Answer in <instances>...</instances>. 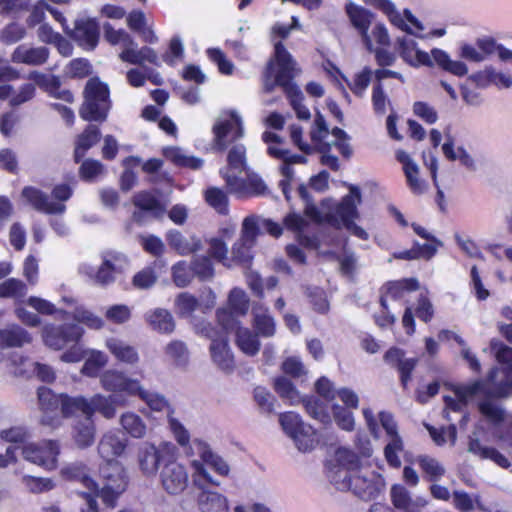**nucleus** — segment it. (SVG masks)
Listing matches in <instances>:
<instances>
[{"label":"nucleus","instance_id":"f257e3e1","mask_svg":"<svg viewBox=\"0 0 512 512\" xmlns=\"http://www.w3.org/2000/svg\"><path fill=\"white\" fill-rule=\"evenodd\" d=\"M348 187L349 194L344 196L340 203L325 202L323 205L325 210L320 215L312 207L308 208V213L317 214L318 219L325 221L330 226L339 228L343 225L353 235L366 240L368 233L354 222V219L359 216L357 206L362 202L361 191L358 186L353 184Z\"/></svg>","mask_w":512,"mask_h":512},{"label":"nucleus","instance_id":"f03ea898","mask_svg":"<svg viewBox=\"0 0 512 512\" xmlns=\"http://www.w3.org/2000/svg\"><path fill=\"white\" fill-rule=\"evenodd\" d=\"M299 70L294 66H267L264 73V88L266 91H272L276 86L281 87L290 100L296 115L301 120L310 119L309 109L302 103L303 94L293 83V78Z\"/></svg>","mask_w":512,"mask_h":512},{"label":"nucleus","instance_id":"7ed1b4c3","mask_svg":"<svg viewBox=\"0 0 512 512\" xmlns=\"http://www.w3.org/2000/svg\"><path fill=\"white\" fill-rule=\"evenodd\" d=\"M457 53L459 58L468 62L481 63L495 56L500 62L512 63V50L490 35L479 36L474 43L460 42Z\"/></svg>","mask_w":512,"mask_h":512},{"label":"nucleus","instance_id":"20e7f679","mask_svg":"<svg viewBox=\"0 0 512 512\" xmlns=\"http://www.w3.org/2000/svg\"><path fill=\"white\" fill-rule=\"evenodd\" d=\"M102 487L91 490L100 497L103 504L109 508H115L120 495L126 490L128 477L124 466L117 460L104 462L99 469Z\"/></svg>","mask_w":512,"mask_h":512},{"label":"nucleus","instance_id":"39448f33","mask_svg":"<svg viewBox=\"0 0 512 512\" xmlns=\"http://www.w3.org/2000/svg\"><path fill=\"white\" fill-rule=\"evenodd\" d=\"M262 140L267 145L268 155L281 161L279 170L284 179L280 181L279 186L281 187L285 198L289 200L290 196L288 188L295 174L292 166L294 164L307 163V158L305 155L293 154L286 149L284 147L283 138L276 133L265 131L262 134Z\"/></svg>","mask_w":512,"mask_h":512},{"label":"nucleus","instance_id":"423d86ee","mask_svg":"<svg viewBox=\"0 0 512 512\" xmlns=\"http://www.w3.org/2000/svg\"><path fill=\"white\" fill-rule=\"evenodd\" d=\"M191 465L194 470L193 483L201 491L197 496L199 510L201 512H228L227 498L208 489V485L219 486L220 483L209 474L199 460H193Z\"/></svg>","mask_w":512,"mask_h":512},{"label":"nucleus","instance_id":"0eeeda50","mask_svg":"<svg viewBox=\"0 0 512 512\" xmlns=\"http://www.w3.org/2000/svg\"><path fill=\"white\" fill-rule=\"evenodd\" d=\"M84 98L79 110L80 117L85 121H105L110 109L107 85L97 78H91L86 84Z\"/></svg>","mask_w":512,"mask_h":512},{"label":"nucleus","instance_id":"6e6552de","mask_svg":"<svg viewBox=\"0 0 512 512\" xmlns=\"http://www.w3.org/2000/svg\"><path fill=\"white\" fill-rule=\"evenodd\" d=\"M365 463L351 449L339 447L335 450L334 456L328 465V478L338 490H345L349 487L347 479L352 477Z\"/></svg>","mask_w":512,"mask_h":512},{"label":"nucleus","instance_id":"1a4fd4ad","mask_svg":"<svg viewBox=\"0 0 512 512\" xmlns=\"http://www.w3.org/2000/svg\"><path fill=\"white\" fill-rule=\"evenodd\" d=\"M176 446L171 442H160L158 445L145 441L137 450V463L141 473L153 477L159 470L160 463L176 458Z\"/></svg>","mask_w":512,"mask_h":512},{"label":"nucleus","instance_id":"9d476101","mask_svg":"<svg viewBox=\"0 0 512 512\" xmlns=\"http://www.w3.org/2000/svg\"><path fill=\"white\" fill-rule=\"evenodd\" d=\"M106 40L112 45H120L122 51L120 59L129 64H144L145 62L154 63L157 59L156 53L149 47L137 49V44L131 36L124 30H115L111 25H104Z\"/></svg>","mask_w":512,"mask_h":512},{"label":"nucleus","instance_id":"9b49d317","mask_svg":"<svg viewBox=\"0 0 512 512\" xmlns=\"http://www.w3.org/2000/svg\"><path fill=\"white\" fill-rule=\"evenodd\" d=\"M101 265L95 269L84 265L81 271L96 284L107 286L115 282L118 275L122 274L129 266L126 255L117 251H106L101 255Z\"/></svg>","mask_w":512,"mask_h":512},{"label":"nucleus","instance_id":"f8f14e48","mask_svg":"<svg viewBox=\"0 0 512 512\" xmlns=\"http://www.w3.org/2000/svg\"><path fill=\"white\" fill-rule=\"evenodd\" d=\"M213 148L224 151L228 146V137L237 140L243 137L244 129L241 116L235 110L222 111L212 127Z\"/></svg>","mask_w":512,"mask_h":512},{"label":"nucleus","instance_id":"ddd939ff","mask_svg":"<svg viewBox=\"0 0 512 512\" xmlns=\"http://www.w3.org/2000/svg\"><path fill=\"white\" fill-rule=\"evenodd\" d=\"M349 487L344 491H351L358 498L369 501L376 499L382 492L385 482L381 475L364 465L352 477L347 479Z\"/></svg>","mask_w":512,"mask_h":512},{"label":"nucleus","instance_id":"4468645a","mask_svg":"<svg viewBox=\"0 0 512 512\" xmlns=\"http://www.w3.org/2000/svg\"><path fill=\"white\" fill-rule=\"evenodd\" d=\"M201 334L211 340L209 350L213 363L223 372L231 373L235 368V361L228 344L227 335L218 331L209 323L203 325Z\"/></svg>","mask_w":512,"mask_h":512},{"label":"nucleus","instance_id":"2eb2a0df","mask_svg":"<svg viewBox=\"0 0 512 512\" xmlns=\"http://www.w3.org/2000/svg\"><path fill=\"white\" fill-rule=\"evenodd\" d=\"M83 329L77 324L45 325L41 336L44 344L53 349L61 350L70 344H77L83 335Z\"/></svg>","mask_w":512,"mask_h":512},{"label":"nucleus","instance_id":"dca6fc26","mask_svg":"<svg viewBox=\"0 0 512 512\" xmlns=\"http://www.w3.org/2000/svg\"><path fill=\"white\" fill-rule=\"evenodd\" d=\"M228 171L224 174L226 186L232 193H241L244 186L239 174L247 170L246 147L234 144L227 154Z\"/></svg>","mask_w":512,"mask_h":512},{"label":"nucleus","instance_id":"f3484780","mask_svg":"<svg viewBox=\"0 0 512 512\" xmlns=\"http://www.w3.org/2000/svg\"><path fill=\"white\" fill-rule=\"evenodd\" d=\"M38 407L42 415L40 423L45 426L57 428L61 425L63 393L56 394L47 387H39L37 390Z\"/></svg>","mask_w":512,"mask_h":512},{"label":"nucleus","instance_id":"a211bd4d","mask_svg":"<svg viewBox=\"0 0 512 512\" xmlns=\"http://www.w3.org/2000/svg\"><path fill=\"white\" fill-rule=\"evenodd\" d=\"M59 453L60 445L54 440H46L40 444L31 443L22 448V455L25 460L48 470L56 467Z\"/></svg>","mask_w":512,"mask_h":512},{"label":"nucleus","instance_id":"6ab92c4d","mask_svg":"<svg viewBox=\"0 0 512 512\" xmlns=\"http://www.w3.org/2000/svg\"><path fill=\"white\" fill-rule=\"evenodd\" d=\"M86 471L87 468L83 463L76 462L63 467L61 474L66 479L82 482L88 491L97 490V483L87 476ZM80 495L85 500V506L81 508V512H98V503L90 492H81Z\"/></svg>","mask_w":512,"mask_h":512},{"label":"nucleus","instance_id":"aec40b11","mask_svg":"<svg viewBox=\"0 0 512 512\" xmlns=\"http://www.w3.org/2000/svg\"><path fill=\"white\" fill-rule=\"evenodd\" d=\"M454 392V397L446 396L444 398L446 407L453 411H462L463 407L480 395L490 396V394H493L494 396H497L495 394L497 389L494 392H491L487 383L481 380L474 381L467 385L458 386L455 388Z\"/></svg>","mask_w":512,"mask_h":512},{"label":"nucleus","instance_id":"412c9836","mask_svg":"<svg viewBox=\"0 0 512 512\" xmlns=\"http://www.w3.org/2000/svg\"><path fill=\"white\" fill-rule=\"evenodd\" d=\"M161 484L169 494H179L188 485V473L186 468L175 461V458L168 460L160 472Z\"/></svg>","mask_w":512,"mask_h":512},{"label":"nucleus","instance_id":"4be33fe9","mask_svg":"<svg viewBox=\"0 0 512 512\" xmlns=\"http://www.w3.org/2000/svg\"><path fill=\"white\" fill-rule=\"evenodd\" d=\"M384 14L388 17L389 21L400 30L417 38L425 39V35L423 34L425 30L424 24L415 17L409 9H405L403 14H401L396 9L394 3L391 2Z\"/></svg>","mask_w":512,"mask_h":512},{"label":"nucleus","instance_id":"5701e85b","mask_svg":"<svg viewBox=\"0 0 512 512\" xmlns=\"http://www.w3.org/2000/svg\"><path fill=\"white\" fill-rule=\"evenodd\" d=\"M33 342V336L18 324L7 325L0 329V362H3L10 348H22Z\"/></svg>","mask_w":512,"mask_h":512},{"label":"nucleus","instance_id":"b1692460","mask_svg":"<svg viewBox=\"0 0 512 512\" xmlns=\"http://www.w3.org/2000/svg\"><path fill=\"white\" fill-rule=\"evenodd\" d=\"M102 387L111 392H125L129 396H136L141 385L140 381L128 377L125 373L110 369L100 377Z\"/></svg>","mask_w":512,"mask_h":512},{"label":"nucleus","instance_id":"393cba45","mask_svg":"<svg viewBox=\"0 0 512 512\" xmlns=\"http://www.w3.org/2000/svg\"><path fill=\"white\" fill-rule=\"evenodd\" d=\"M390 498L393 506L399 512H422L427 500L421 496H413L406 487L395 484L390 489Z\"/></svg>","mask_w":512,"mask_h":512},{"label":"nucleus","instance_id":"a878e982","mask_svg":"<svg viewBox=\"0 0 512 512\" xmlns=\"http://www.w3.org/2000/svg\"><path fill=\"white\" fill-rule=\"evenodd\" d=\"M79 46L86 50H93L99 39V27L95 20L81 18L76 20L74 29L67 31Z\"/></svg>","mask_w":512,"mask_h":512},{"label":"nucleus","instance_id":"bb28decb","mask_svg":"<svg viewBox=\"0 0 512 512\" xmlns=\"http://www.w3.org/2000/svg\"><path fill=\"white\" fill-rule=\"evenodd\" d=\"M396 159L402 164L406 182L412 193L421 195L428 190V183L420 177L418 164L403 150L396 152Z\"/></svg>","mask_w":512,"mask_h":512},{"label":"nucleus","instance_id":"cd10ccee","mask_svg":"<svg viewBox=\"0 0 512 512\" xmlns=\"http://www.w3.org/2000/svg\"><path fill=\"white\" fill-rule=\"evenodd\" d=\"M345 10L352 25L359 32L366 48L368 50H372V43L368 30L372 23L373 14L364 7L351 1L346 4Z\"/></svg>","mask_w":512,"mask_h":512},{"label":"nucleus","instance_id":"c85d7f7f","mask_svg":"<svg viewBox=\"0 0 512 512\" xmlns=\"http://www.w3.org/2000/svg\"><path fill=\"white\" fill-rule=\"evenodd\" d=\"M464 83L475 88H485L491 84L508 88L512 84V77L502 72H496L492 67L486 66L482 70L471 73Z\"/></svg>","mask_w":512,"mask_h":512},{"label":"nucleus","instance_id":"c756f323","mask_svg":"<svg viewBox=\"0 0 512 512\" xmlns=\"http://www.w3.org/2000/svg\"><path fill=\"white\" fill-rule=\"evenodd\" d=\"M383 359L386 364L397 369L400 381L403 387H406L411 380V373L417 365V358H406L402 349L392 347L384 354Z\"/></svg>","mask_w":512,"mask_h":512},{"label":"nucleus","instance_id":"7c9ffc66","mask_svg":"<svg viewBox=\"0 0 512 512\" xmlns=\"http://www.w3.org/2000/svg\"><path fill=\"white\" fill-rule=\"evenodd\" d=\"M21 195L37 211L46 214H63L66 210L64 204L50 201L46 193L35 187H24Z\"/></svg>","mask_w":512,"mask_h":512},{"label":"nucleus","instance_id":"2f4dec72","mask_svg":"<svg viewBox=\"0 0 512 512\" xmlns=\"http://www.w3.org/2000/svg\"><path fill=\"white\" fill-rule=\"evenodd\" d=\"M168 246L180 256H188L202 250V240L196 235L185 236L176 229L166 233Z\"/></svg>","mask_w":512,"mask_h":512},{"label":"nucleus","instance_id":"473e14b6","mask_svg":"<svg viewBox=\"0 0 512 512\" xmlns=\"http://www.w3.org/2000/svg\"><path fill=\"white\" fill-rule=\"evenodd\" d=\"M191 449L193 450V454L201 458L202 461L200 462L203 465H208L221 476H228L230 471L229 465L222 457L215 454L206 442L195 439L192 442Z\"/></svg>","mask_w":512,"mask_h":512},{"label":"nucleus","instance_id":"72a5a7b5","mask_svg":"<svg viewBox=\"0 0 512 512\" xmlns=\"http://www.w3.org/2000/svg\"><path fill=\"white\" fill-rule=\"evenodd\" d=\"M133 204L140 209L132 214L133 220L140 222L142 219V211L150 212L154 217L160 218L165 213V208L160 201L149 192H139L133 196Z\"/></svg>","mask_w":512,"mask_h":512},{"label":"nucleus","instance_id":"f704fd0d","mask_svg":"<svg viewBox=\"0 0 512 512\" xmlns=\"http://www.w3.org/2000/svg\"><path fill=\"white\" fill-rule=\"evenodd\" d=\"M468 452L480 459H490L502 468L510 466L509 460L498 450L492 447L483 446L478 438V434L473 432L468 438Z\"/></svg>","mask_w":512,"mask_h":512},{"label":"nucleus","instance_id":"c9c22d12","mask_svg":"<svg viewBox=\"0 0 512 512\" xmlns=\"http://www.w3.org/2000/svg\"><path fill=\"white\" fill-rule=\"evenodd\" d=\"M124 404L125 401L119 396L95 394L91 399H89L91 418L95 412H99L104 418L112 419L116 415L117 407L123 406Z\"/></svg>","mask_w":512,"mask_h":512},{"label":"nucleus","instance_id":"e433bc0d","mask_svg":"<svg viewBox=\"0 0 512 512\" xmlns=\"http://www.w3.org/2000/svg\"><path fill=\"white\" fill-rule=\"evenodd\" d=\"M30 78L33 79L41 89L45 90L51 96L69 103L73 101V95L69 90L59 91L61 85L59 77H56L50 73L41 74L38 72H33L30 74Z\"/></svg>","mask_w":512,"mask_h":512},{"label":"nucleus","instance_id":"4c0bfd02","mask_svg":"<svg viewBox=\"0 0 512 512\" xmlns=\"http://www.w3.org/2000/svg\"><path fill=\"white\" fill-rule=\"evenodd\" d=\"M398 51L407 64H431L428 53L419 49L417 43L407 37L397 39Z\"/></svg>","mask_w":512,"mask_h":512},{"label":"nucleus","instance_id":"58836bf2","mask_svg":"<svg viewBox=\"0 0 512 512\" xmlns=\"http://www.w3.org/2000/svg\"><path fill=\"white\" fill-rule=\"evenodd\" d=\"M145 321L149 327L161 334H170L175 329V321L172 314L163 308H156L145 313Z\"/></svg>","mask_w":512,"mask_h":512},{"label":"nucleus","instance_id":"ea45409f","mask_svg":"<svg viewBox=\"0 0 512 512\" xmlns=\"http://www.w3.org/2000/svg\"><path fill=\"white\" fill-rule=\"evenodd\" d=\"M125 448L126 442L111 432L102 436L97 447L98 454L105 462L115 460L116 457L122 455Z\"/></svg>","mask_w":512,"mask_h":512},{"label":"nucleus","instance_id":"a19ab883","mask_svg":"<svg viewBox=\"0 0 512 512\" xmlns=\"http://www.w3.org/2000/svg\"><path fill=\"white\" fill-rule=\"evenodd\" d=\"M106 347L120 362L134 365L139 361V355L136 348L121 339L114 337L107 339Z\"/></svg>","mask_w":512,"mask_h":512},{"label":"nucleus","instance_id":"79ce46f5","mask_svg":"<svg viewBox=\"0 0 512 512\" xmlns=\"http://www.w3.org/2000/svg\"><path fill=\"white\" fill-rule=\"evenodd\" d=\"M73 440L80 449L90 447L95 440V425L91 416L78 420L73 426Z\"/></svg>","mask_w":512,"mask_h":512},{"label":"nucleus","instance_id":"37998d69","mask_svg":"<svg viewBox=\"0 0 512 512\" xmlns=\"http://www.w3.org/2000/svg\"><path fill=\"white\" fill-rule=\"evenodd\" d=\"M49 51L46 47H28L21 45L13 53V61L21 64H42L47 61Z\"/></svg>","mask_w":512,"mask_h":512},{"label":"nucleus","instance_id":"c03bdc74","mask_svg":"<svg viewBox=\"0 0 512 512\" xmlns=\"http://www.w3.org/2000/svg\"><path fill=\"white\" fill-rule=\"evenodd\" d=\"M101 137V132L96 125H88L86 129L77 137L74 158L79 162L85 153L93 147Z\"/></svg>","mask_w":512,"mask_h":512},{"label":"nucleus","instance_id":"a18cd8bd","mask_svg":"<svg viewBox=\"0 0 512 512\" xmlns=\"http://www.w3.org/2000/svg\"><path fill=\"white\" fill-rule=\"evenodd\" d=\"M444 156L450 161L458 160L464 167L470 171L476 170L473 157L463 147L455 149L454 140L450 135H446V141L442 145Z\"/></svg>","mask_w":512,"mask_h":512},{"label":"nucleus","instance_id":"49530a36","mask_svg":"<svg viewBox=\"0 0 512 512\" xmlns=\"http://www.w3.org/2000/svg\"><path fill=\"white\" fill-rule=\"evenodd\" d=\"M82 413L84 417L91 416V408L89 406V399L83 396L71 397L63 393L62 411L61 415L64 418L76 416Z\"/></svg>","mask_w":512,"mask_h":512},{"label":"nucleus","instance_id":"de8ad7c7","mask_svg":"<svg viewBox=\"0 0 512 512\" xmlns=\"http://www.w3.org/2000/svg\"><path fill=\"white\" fill-rule=\"evenodd\" d=\"M326 71L329 75L333 77H335L336 74L340 75L341 78L347 83L349 88L352 90V92L359 96H361L368 87L372 76L371 71L365 68L355 75L353 81H349L347 77L338 70L337 66H330L328 69H326Z\"/></svg>","mask_w":512,"mask_h":512},{"label":"nucleus","instance_id":"09e8293b","mask_svg":"<svg viewBox=\"0 0 512 512\" xmlns=\"http://www.w3.org/2000/svg\"><path fill=\"white\" fill-rule=\"evenodd\" d=\"M136 396L144 401L151 410L156 412H166L168 418L169 415L174 413L173 408L163 395L150 392L146 390L142 385H140Z\"/></svg>","mask_w":512,"mask_h":512},{"label":"nucleus","instance_id":"8fccbe9b","mask_svg":"<svg viewBox=\"0 0 512 512\" xmlns=\"http://www.w3.org/2000/svg\"><path fill=\"white\" fill-rule=\"evenodd\" d=\"M236 343L239 349L248 356H255L260 350V341L257 334H254L248 328H237Z\"/></svg>","mask_w":512,"mask_h":512},{"label":"nucleus","instance_id":"3c124183","mask_svg":"<svg viewBox=\"0 0 512 512\" xmlns=\"http://www.w3.org/2000/svg\"><path fill=\"white\" fill-rule=\"evenodd\" d=\"M296 448L301 452H309L315 448L318 441L316 432L309 424L304 423L297 432L291 436Z\"/></svg>","mask_w":512,"mask_h":512},{"label":"nucleus","instance_id":"603ef678","mask_svg":"<svg viewBox=\"0 0 512 512\" xmlns=\"http://www.w3.org/2000/svg\"><path fill=\"white\" fill-rule=\"evenodd\" d=\"M120 424L122 428L125 430L133 438H143L147 433V426L143 419L133 413L126 412L120 417Z\"/></svg>","mask_w":512,"mask_h":512},{"label":"nucleus","instance_id":"864d4df0","mask_svg":"<svg viewBox=\"0 0 512 512\" xmlns=\"http://www.w3.org/2000/svg\"><path fill=\"white\" fill-rule=\"evenodd\" d=\"M164 156L176 165L199 169L203 165V160L194 156H189L178 147H168L164 149Z\"/></svg>","mask_w":512,"mask_h":512},{"label":"nucleus","instance_id":"5fc2aeb1","mask_svg":"<svg viewBox=\"0 0 512 512\" xmlns=\"http://www.w3.org/2000/svg\"><path fill=\"white\" fill-rule=\"evenodd\" d=\"M27 295L26 284L17 278H9L0 283V298L22 301Z\"/></svg>","mask_w":512,"mask_h":512},{"label":"nucleus","instance_id":"6e6d98bb","mask_svg":"<svg viewBox=\"0 0 512 512\" xmlns=\"http://www.w3.org/2000/svg\"><path fill=\"white\" fill-rule=\"evenodd\" d=\"M478 408L480 413L494 425L500 424L505 419L504 409L489 396L479 402Z\"/></svg>","mask_w":512,"mask_h":512},{"label":"nucleus","instance_id":"4d7b16f0","mask_svg":"<svg viewBox=\"0 0 512 512\" xmlns=\"http://www.w3.org/2000/svg\"><path fill=\"white\" fill-rule=\"evenodd\" d=\"M284 224L288 229L298 233L297 237L302 245L308 247L313 246L314 240L311 237L302 234L303 230L308 225V222L304 217L295 212H291L284 218Z\"/></svg>","mask_w":512,"mask_h":512},{"label":"nucleus","instance_id":"13d9d810","mask_svg":"<svg viewBox=\"0 0 512 512\" xmlns=\"http://www.w3.org/2000/svg\"><path fill=\"white\" fill-rule=\"evenodd\" d=\"M193 274L201 281H209L214 277V266L208 255L194 256L190 262Z\"/></svg>","mask_w":512,"mask_h":512},{"label":"nucleus","instance_id":"bf43d9fd","mask_svg":"<svg viewBox=\"0 0 512 512\" xmlns=\"http://www.w3.org/2000/svg\"><path fill=\"white\" fill-rule=\"evenodd\" d=\"M254 326L263 337H271L275 334V322L267 309L255 308L253 310Z\"/></svg>","mask_w":512,"mask_h":512},{"label":"nucleus","instance_id":"052dcab7","mask_svg":"<svg viewBox=\"0 0 512 512\" xmlns=\"http://www.w3.org/2000/svg\"><path fill=\"white\" fill-rule=\"evenodd\" d=\"M171 276L173 283L179 288L187 287L195 277L191 264L184 260L176 262L171 267Z\"/></svg>","mask_w":512,"mask_h":512},{"label":"nucleus","instance_id":"680f3d73","mask_svg":"<svg viewBox=\"0 0 512 512\" xmlns=\"http://www.w3.org/2000/svg\"><path fill=\"white\" fill-rule=\"evenodd\" d=\"M274 389L282 399L287 400L291 405L301 401V397L292 382L285 377H278L274 381Z\"/></svg>","mask_w":512,"mask_h":512},{"label":"nucleus","instance_id":"e2e57ef3","mask_svg":"<svg viewBox=\"0 0 512 512\" xmlns=\"http://www.w3.org/2000/svg\"><path fill=\"white\" fill-rule=\"evenodd\" d=\"M165 354L177 366H185L188 363L189 352L186 344L182 341L174 340L167 344Z\"/></svg>","mask_w":512,"mask_h":512},{"label":"nucleus","instance_id":"0e129e2a","mask_svg":"<svg viewBox=\"0 0 512 512\" xmlns=\"http://www.w3.org/2000/svg\"><path fill=\"white\" fill-rule=\"evenodd\" d=\"M417 462L431 481L440 479L445 473V468L440 462L430 456L421 455L417 458Z\"/></svg>","mask_w":512,"mask_h":512},{"label":"nucleus","instance_id":"69168bd1","mask_svg":"<svg viewBox=\"0 0 512 512\" xmlns=\"http://www.w3.org/2000/svg\"><path fill=\"white\" fill-rule=\"evenodd\" d=\"M419 287V283L415 278L403 279L400 281L390 282L386 285V296L392 299H398L403 296L404 291H414Z\"/></svg>","mask_w":512,"mask_h":512},{"label":"nucleus","instance_id":"338daca9","mask_svg":"<svg viewBox=\"0 0 512 512\" xmlns=\"http://www.w3.org/2000/svg\"><path fill=\"white\" fill-rule=\"evenodd\" d=\"M175 307L180 316L189 317L198 309L199 302L192 294L183 292L176 297Z\"/></svg>","mask_w":512,"mask_h":512},{"label":"nucleus","instance_id":"774afa93","mask_svg":"<svg viewBox=\"0 0 512 512\" xmlns=\"http://www.w3.org/2000/svg\"><path fill=\"white\" fill-rule=\"evenodd\" d=\"M228 303L231 311L236 315H245L249 308V299L246 293L238 288L231 290Z\"/></svg>","mask_w":512,"mask_h":512}]
</instances>
